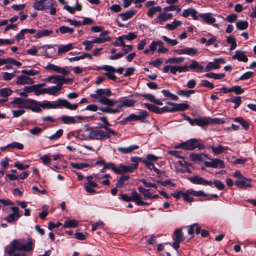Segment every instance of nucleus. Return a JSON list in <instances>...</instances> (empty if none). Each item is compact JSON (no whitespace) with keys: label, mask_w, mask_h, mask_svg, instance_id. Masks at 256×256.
I'll return each mask as SVG.
<instances>
[{"label":"nucleus","mask_w":256,"mask_h":256,"mask_svg":"<svg viewBox=\"0 0 256 256\" xmlns=\"http://www.w3.org/2000/svg\"><path fill=\"white\" fill-rule=\"evenodd\" d=\"M112 95V92L109 88H99L96 90L94 93L90 94V97L104 105L106 108H99V110L104 113L115 114L122 111L123 108H130L134 106L136 100L128 99L124 96L118 100L114 99L108 98Z\"/></svg>","instance_id":"obj_1"},{"label":"nucleus","mask_w":256,"mask_h":256,"mask_svg":"<svg viewBox=\"0 0 256 256\" xmlns=\"http://www.w3.org/2000/svg\"><path fill=\"white\" fill-rule=\"evenodd\" d=\"M111 134L107 131L95 128L90 130L88 138L90 140H102L110 138Z\"/></svg>","instance_id":"obj_2"},{"label":"nucleus","mask_w":256,"mask_h":256,"mask_svg":"<svg viewBox=\"0 0 256 256\" xmlns=\"http://www.w3.org/2000/svg\"><path fill=\"white\" fill-rule=\"evenodd\" d=\"M204 148V144L198 142L196 138H192L186 142L179 144L175 146V148H182L186 150H193L196 148L202 150Z\"/></svg>","instance_id":"obj_3"},{"label":"nucleus","mask_w":256,"mask_h":256,"mask_svg":"<svg viewBox=\"0 0 256 256\" xmlns=\"http://www.w3.org/2000/svg\"><path fill=\"white\" fill-rule=\"evenodd\" d=\"M62 106L70 110H76L78 107V104H72L68 100L60 98L51 102V108H58Z\"/></svg>","instance_id":"obj_4"},{"label":"nucleus","mask_w":256,"mask_h":256,"mask_svg":"<svg viewBox=\"0 0 256 256\" xmlns=\"http://www.w3.org/2000/svg\"><path fill=\"white\" fill-rule=\"evenodd\" d=\"M182 116L192 126L196 124L202 127L210 124V117H198L192 119L185 114H183Z\"/></svg>","instance_id":"obj_5"},{"label":"nucleus","mask_w":256,"mask_h":256,"mask_svg":"<svg viewBox=\"0 0 256 256\" xmlns=\"http://www.w3.org/2000/svg\"><path fill=\"white\" fill-rule=\"evenodd\" d=\"M12 243L16 250H18L31 252L34 249L33 240L31 238H28L26 244H22L16 240H14Z\"/></svg>","instance_id":"obj_6"},{"label":"nucleus","mask_w":256,"mask_h":256,"mask_svg":"<svg viewBox=\"0 0 256 256\" xmlns=\"http://www.w3.org/2000/svg\"><path fill=\"white\" fill-rule=\"evenodd\" d=\"M12 212L4 218V220L8 223L14 222L22 215L23 212L20 210L16 206L10 208Z\"/></svg>","instance_id":"obj_7"},{"label":"nucleus","mask_w":256,"mask_h":256,"mask_svg":"<svg viewBox=\"0 0 256 256\" xmlns=\"http://www.w3.org/2000/svg\"><path fill=\"white\" fill-rule=\"evenodd\" d=\"M99 120L102 122L101 123H98V124L100 128L104 129L106 131L110 132L112 136H116L118 134L117 132L109 128L111 126V124L108 122L106 116H100Z\"/></svg>","instance_id":"obj_8"},{"label":"nucleus","mask_w":256,"mask_h":256,"mask_svg":"<svg viewBox=\"0 0 256 256\" xmlns=\"http://www.w3.org/2000/svg\"><path fill=\"white\" fill-rule=\"evenodd\" d=\"M104 168L111 169L114 173L117 174H124V170H126V168L124 166V164H120L118 167L115 166V164L112 162L105 163Z\"/></svg>","instance_id":"obj_9"},{"label":"nucleus","mask_w":256,"mask_h":256,"mask_svg":"<svg viewBox=\"0 0 256 256\" xmlns=\"http://www.w3.org/2000/svg\"><path fill=\"white\" fill-rule=\"evenodd\" d=\"M43 4L44 10H50V15L54 16L56 13V4H54L53 0H44Z\"/></svg>","instance_id":"obj_10"},{"label":"nucleus","mask_w":256,"mask_h":256,"mask_svg":"<svg viewBox=\"0 0 256 256\" xmlns=\"http://www.w3.org/2000/svg\"><path fill=\"white\" fill-rule=\"evenodd\" d=\"M34 82V79L28 76L22 74L17 76L16 84L18 85L32 84Z\"/></svg>","instance_id":"obj_11"},{"label":"nucleus","mask_w":256,"mask_h":256,"mask_svg":"<svg viewBox=\"0 0 256 256\" xmlns=\"http://www.w3.org/2000/svg\"><path fill=\"white\" fill-rule=\"evenodd\" d=\"M45 68L47 70H50L63 75H67L70 73V71L66 70L65 68L60 67L51 63L48 64Z\"/></svg>","instance_id":"obj_12"},{"label":"nucleus","mask_w":256,"mask_h":256,"mask_svg":"<svg viewBox=\"0 0 256 256\" xmlns=\"http://www.w3.org/2000/svg\"><path fill=\"white\" fill-rule=\"evenodd\" d=\"M212 14L210 12L199 14L198 18H200L202 19L207 24H212L215 27H218V25L216 24H214L216 20L212 16Z\"/></svg>","instance_id":"obj_13"},{"label":"nucleus","mask_w":256,"mask_h":256,"mask_svg":"<svg viewBox=\"0 0 256 256\" xmlns=\"http://www.w3.org/2000/svg\"><path fill=\"white\" fill-rule=\"evenodd\" d=\"M172 14L166 13L164 11V12H160L158 16L154 19V20L156 23L162 24L164 22L172 19Z\"/></svg>","instance_id":"obj_14"},{"label":"nucleus","mask_w":256,"mask_h":256,"mask_svg":"<svg viewBox=\"0 0 256 256\" xmlns=\"http://www.w3.org/2000/svg\"><path fill=\"white\" fill-rule=\"evenodd\" d=\"M158 159V157L152 154H148L146 158L142 160V162L150 170H152L154 164L153 162H156Z\"/></svg>","instance_id":"obj_15"},{"label":"nucleus","mask_w":256,"mask_h":256,"mask_svg":"<svg viewBox=\"0 0 256 256\" xmlns=\"http://www.w3.org/2000/svg\"><path fill=\"white\" fill-rule=\"evenodd\" d=\"M26 108L34 112H40L41 111L40 102L32 99H27Z\"/></svg>","instance_id":"obj_16"},{"label":"nucleus","mask_w":256,"mask_h":256,"mask_svg":"<svg viewBox=\"0 0 256 256\" xmlns=\"http://www.w3.org/2000/svg\"><path fill=\"white\" fill-rule=\"evenodd\" d=\"M26 103L27 99L21 98H16L11 102L13 108H18L19 109L26 108Z\"/></svg>","instance_id":"obj_17"},{"label":"nucleus","mask_w":256,"mask_h":256,"mask_svg":"<svg viewBox=\"0 0 256 256\" xmlns=\"http://www.w3.org/2000/svg\"><path fill=\"white\" fill-rule=\"evenodd\" d=\"M204 165L206 167H212L216 168H224V164L222 160L218 158L212 159L210 162H204Z\"/></svg>","instance_id":"obj_18"},{"label":"nucleus","mask_w":256,"mask_h":256,"mask_svg":"<svg viewBox=\"0 0 256 256\" xmlns=\"http://www.w3.org/2000/svg\"><path fill=\"white\" fill-rule=\"evenodd\" d=\"M190 180L194 184L208 185L211 186L212 182L204 180L203 178L200 177L198 176H194L189 178Z\"/></svg>","instance_id":"obj_19"},{"label":"nucleus","mask_w":256,"mask_h":256,"mask_svg":"<svg viewBox=\"0 0 256 256\" xmlns=\"http://www.w3.org/2000/svg\"><path fill=\"white\" fill-rule=\"evenodd\" d=\"M45 80L52 84H56V86H59L60 87L62 88V75L50 76L45 79Z\"/></svg>","instance_id":"obj_20"},{"label":"nucleus","mask_w":256,"mask_h":256,"mask_svg":"<svg viewBox=\"0 0 256 256\" xmlns=\"http://www.w3.org/2000/svg\"><path fill=\"white\" fill-rule=\"evenodd\" d=\"M198 14L196 9L194 8H188L183 10L182 16L184 18H188V16H191L194 20H198Z\"/></svg>","instance_id":"obj_21"},{"label":"nucleus","mask_w":256,"mask_h":256,"mask_svg":"<svg viewBox=\"0 0 256 256\" xmlns=\"http://www.w3.org/2000/svg\"><path fill=\"white\" fill-rule=\"evenodd\" d=\"M252 181L251 179L247 178L244 176L240 180H238L235 182V184L240 188H246L252 187L250 182Z\"/></svg>","instance_id":"obj_22"},{"label":"nucleus","mask_w":256,"mask_h":256,"mask_svg":"<svg viewBox=\"0 0 256 256\" xmlns=\"http://www.w3.org/2000/svg\"><path fill=\"white\" fill-rule=\"evenodd\" d=\"M174 52L178 54H188L190 56H194L198 53V50L194 48L178 49L176 50Z\"/></svg>","instance_id":"obj_23"},{"label":"nucleus","mask_w":256,"mask_h":256,"mask_svg":"<svg viewBox=\"0 0 256 256\" xmlns=\"http://www.w3.org/2000/svg\"><path fill=\"white\" fill-rule=\"evenodd\" d=\"M232 59L237 60L240 62H244L248 61V58L246 52L240 50H238L235 52V54L232 56Z\"/></svg>","instance_id":"obj_24"},{"label":"nucleus","mask_w":256,"mask_h":256,"mask_svg":"<svg viewBox=\"0 0 256 256\" xmlns=\"http://www.w3.org/2000/svg\"><path fill=\"white\" fill-rule=\"evenodd\" d=\"M139 158L137 157H132L130 160L134 164H131L130 165H124V166L126 168V170H124V174L127 172H132L134 170L137 168L138 166V160H139Z\"/></svg>","instance_id":"obj_25"},{"label":"nucleus","mask_w":256,"mask_h":256,"mask_svg":"<svg viewBox=\"0 0 256 256\" xmlns=\"http://www.w3.org/2000/svg\"><path fill=\"white\" fill-rule=\"evenodd\" d=\"M64 8L70 14H73L76 11H80L82 9V5L78 2H76L74 6L72 7L65 5Z\"/></svg>","instance_id":"obj_26"},{"label":"nucleus","mask_w":256,"mask_h":256,"mask_svg":"<svg viewBox=\"0 0 256 256\" xmlns=\"http://www.w3.org/2000/svg\"><path fill=\"white\" fill-rule=\"evenodd\" d=\"M138 148V146L136 145H132L127 148L118 147L117 150L118 152L122 154H128L132 153L134 150Z\"/></svg>","instance_id":"obj_27"},{"label":"nucleus","mask_w":256,"mask_h":256,"mask_svg":"<svg viewBox=\"0 0 256 256\" xmlns=\"http://www.w3.org/2000/svg\"><path fill=\"white\" fill-rule=\"evenodd\" d=\"M138 192H136L135 190H132L131 193V196H128L126 194H121V199L125 202H129L132 201L136 203V194H138Z\"/></svg>","instance_id":"obj_28"},{"label":"nucleus","mask_w":256,"mask_h":256,"mask_svg":"<svg viewBox=\"0 0 256 256\" xmlns=\"http://www.w3.org/2000/svg\"><path fill=\"white\" fill-rule=\"evenodd\" d=\"M62 88L59 86H54L46 88V92L47 94L56 96L60 92Z\"/></svg>","instance_id":"obj_29"},{"label":"nucleus","mask_w":256,"mask_h":256,"mask_svg":"<svg viewBox=\"0 0 256 256\" xmlns=\"http://www.w3.org/2000/svg\"><path fill=\"white\" fill-rule=\"evenodd\" d=\"M188 66V69L190 68L196 72H202L204 68L203 66L195 60H192L190 64Z\"/></svg>","instance_id":"obj_30"},{"label":"nucleus","mask_w":256,"mask_h":256,"mask_svg":"<svg viewBox=\"0 0 256 256\" xmlns=\"http://www.w3.org/2000/svg\"><path fill=\"white\" fill-rule=\"evenodd\" d=\"M52 32H53L52 30L46 29L40 30L36 32V35L34 36V38L36 39H38L42 37L47 36L52 34Z\"/></svg>","instance_id":"obj_31"},{"label":"nucleus","mask_w":256,"mask_h":256,"mask_svg":"<svg viewBox=\"0 0 256 256\" xmlns=\"http://www.w3.org/2000/svg\"><path fill=\"white\" fill-rule=\"evenodd\" d=\"M73 48V44L70 43L67 44L58 46V53L62 54L70 51Z\"/></svg>","instance_id":"obj_32"},{"label":"nucleus","mask_w":256,"mask_h":256,"mask_svg":"<svg viewBox=\"0 0 256 256\" xmlns=\"http://www.w3.org/2000/svg\"><path fill=\"white\" fill-rule=\"evenodd\" d=\"M7 148H16L19 150H22L24 148V145L18 142H12L4 147H2L0 150H4Z\"/></svg>","instance_id":"obj_33"},{"label":"nucleus","mask_w":256,"mask_h":256,"mask_svg":"<svg viewBox=\"0 0 256 256\" xmlns=\"http://www.w3.org/2000/svg\"><path fill=\"white\" fill-rule=\"evenodd\" d=\"M227 102H232L235 104L234 109H236L240 106L242 103V100L240 96H235L232 98H227L225 100Z\"/></svg>","instance_id":"obj_34"},{"label":"nucleus","mask_w":256,"mask_h":256,"mask_svg":"<svg viewBox=\"0 0 256 256\" xmlns=\"http://www.w3.org/2000/svg\"><path fill=\"white\" fill-rule=\"evenodd\" d=\"M204 76L208 78H212L214 80H221L225 77L224 73L216 74L212 72L206 74Z\"/></svg>","instance_id":"obj_35"},{"label":"nucleus","mask_w":256,"mask_h":256,"mask_svg":"<svg viewBox=\"0 0 256 256\" xmlns=\"http://www.w3.org/2000/svg\"><path fill=\"white\" fill-rule=\"evenodd\" d=\"M78 224V220L75 219L68 220L65 221L63 224L64 228H76Z\"/></svg>","instance_id":"obj_36"},{"label":"nucleus","mask_w":256,"mask_h":256,"mask_svg":"<svg viewBox=\"0 0 256 256\" xmlns=\"http://www.w3.org/2000/svg\"><path fill=\"white\" fill-rule=\"evenodd\" d=\"M144 96L148 100L157 105L162 106L163 104L162 102L160 100L156 98L153 94H146L144 95Z\"/></svg>","instance_id":"obj_37"},{"label":"nucleus","mask_w":256,"mask_h":256,"mask_svg":"<svg viewBox=\"0 0 256 256\" xmlns=\"http://www.w3.org/2000/svg\"><path fill=\"white\" fill-rule=\"evenodd\" d=\"M210 148L212 152L216 154H222L224 150H230L228 146H222L221 145H218L217 147L211 146Z\"/></svg>","instance_id":"obj_38"},{"label":"nucleus","mask_w":256,"mask_h":256,"mask_svg":"<svg viewBox=\"0 0 256 256\" xmlns=\"http://www.w3.org/2000/svg\"><path fill=\"white\" fill-rule=\"evenodd\" d=\"M162 10V8L160 6H152L148 9L147 15L148 17L152 18L156 12H161Z\"/></svg>","instance_id":"obj_39"},{"label":"nucleus","mask_w":256,"mask_h":256,"mask_svg":"<svg viewBox=\"0 0 256 256\" xmlns=\"http://www.w3.org/2000/svg\"><path fill=\"white\" fill-rule=\"evenodd\" d=\"M136 13V10H130L124 13H122L119 14L122 20L124 21L126 20L131 18Z\"/></svg>","instance_id":"obj_40"},{"label":"nucleus","mask_w":256,"mask_h":256,"mask_svg":"<svg viewBox=\"0 0 256 256\" xmlns=\"http://www.w3.org/2000/svg\"><path fill=\"white\" fill-rule=\"evenodd\" d=\"M182 22L180 20H174L171 24H168L166 25V28L169 30H172L178 26H181Z\"/></svg>","instance_id":"obj_41"},{"label":"nucleus","mask_w":256,"mask_h":256,"mask_svg":"<svg viewBox=\"0 0 256 256\" xmlns=\"http://www.w3.org/2000/svg\"><path fill=\"white\" fill-rule=\"evenodd\" d=\"M174 240H176L178 242H182L184 240V237L180 229H176L174 232Z\"/></svg>","instance_id":"obj_42"},{"label":"nucleus","mask_w":256,"mask_h":256,"mask_svg":"<svg viewBox=\"0 0 256 256\" xmlns=\"http://www.w3.org/2000/svg\"><path fill=\"white\" fill-rule=\"evenodd\" d=\"M236 28L238 30H244L248 27V22L245 20H238L236 24Z\"/></svg>","instance_id":"obj_43"},{"label":"nucleus","mask_w":256,"mask_h":256,"mask_svg":"<svg viewBox=\"0 0 256 256\" xmlns=\"http://www.w3.org/2000/svg\"><path fill=\"white\" fill-rule=\"evenodd\" d=\"M184 60V58L183 57H178V58H172L167 59L166 60V64H179L181 62H183Z\"/></svg>","instance_id":"obj_44"},{"label":"nucleus","mask_w":256,"mask_h":256,"mask_svg":"<svg viewBox=\"0 0 256 256\" xmlns=\"http://www.w3.org/2000/svg\"><path fill=\"white\" fill-rule=\"evenodd\" d=\"M136 120H138L137 115L134 114H132L124 118L122 120L120 121V124H124L128 122Z\"/></svg>","instance_id":"obj_45"},{"label":"nucleus","mask_w":256,"mask_h":256,"mask_svg":"<svg viewBox=\"0 0 256 256\" xmlns=\"http://www.w3.org/2000/svg\"><path fill=\"white\" fill-rule=\"evenodd\" d=\"M17 72H18V71L14 70V72L12 73H9L7 72H2V78L4 80H10L15 76Z\"/></svg>","instance_id":"obj_46"},{"label":"nucleus","mask_w":256,"mask_h":256,"mask_svg":"<svg viewBox=\"0 0 256 256\" xmlns=\"http://www.w3.org/2000/svg\"><path fill=\"white\" fill-rule=\"evenodd\" d=\"M195 93V91L194 90H179L176 92V94L178 95L185 96L186 98H188L192 94H194Z\"/></svg>","instance_id":"obj_47"},{"label":"nucleus","mask_w":256,"mask_h":256,"mask_svg":"<svg viewBox=\"0 0 256 256\" xmlns=\"http://www.w3.org/2000/svg\"><path fill=\"white\" fill-rule=\"evenodd\" d=\"M21 72L22 74H26L28 76H36L39 74L40 72L38 70H34V69H30V70H22L21 71Z\"/></svg>","instance_id":"obj_48"},{"label":"nucleus","mask_w":256,"mask_h":256,"mask_svg":"<svg viewBox=\"0 0 256 256\" xmlns=\"http://www.w3.org/2000/svg\"><path fill=\"white\" fill-rule=\"evenodd\" d=\"M234 120L240 124L245 130H247L249 128V124L243 118L240 117L236 118Z\"/></svg>","instance_id":"obj_49"},{"label":"nucleus","mask_w":256,"mask_h":256,"mask_svg":"<svg viewBox=\"0 0 256 256\" xmlns=\"http://www.w3.org/2000/svg\"><path fill=\"white\" fill-rule=\"evenodd\" d=\"M44 0H35L33 3V8L38 10H44L43 4Z\"/></svg>","instance_id":"obj_50"},{"label":"nucleus","mask_w":256,"mask_h":256,"mask_svg":"<svg viewBox=\"0 0 256 256\" xmlns=\"http://www.w3.org/2000/svg\"><path fill=\"white\" fill-rule=\"evenodd\" d=\"M162 92L164 96L170 98L172 100H178V97L176 95L172 94L168 90H162Z\"/></svg>","instance_id":"obj_51"},{"label":"nucleus","mask_w":256,"mask_h":256,"mask_svg":"<svg viewBox=\"0 0 256 256\" xmlns=\"http://www.w3.org/2000/svg\"><path fill=\"white\" fill-rule=\"evenodd\" d=\"M144 105L150 111L156 114H160V111L159 110L160 108L158 106L148 103H145Z\"/></svg>","instance_id":"obj_52"},{"label":"nucleus","mask_w":256,"mask_h":256,"mask_svg":"<svg viewBox=\"0 0 256 256\" xmlns=\"http://www.w3.org/2000/svg\"><path fill=\"white\" fill-rule=\"evenodd\" d=\"M220 68L219 64L216 62H210L208 64L205 68L206 72H209L212 70L218 69Z\"/></svg>","instance_id":"obj_53"},{"label":"nucleus","mask_w":256,"mask_h":256,"mask_svg":"<svg viewBox=\"0 0 256 256\" xmlns=\"http://www.w3.org/2000/svg\"><path fill=\"white\" fill-rule=\"evenodd\" d=\"M226 42L231 44V46L230 47V50H232L236 48L237 46V44L236 42V38L232 36H229L226 39Z\"/></svg>","instance_id":"obj_54"},{"label":"nucleus","mask_w":256,"mask_h":256,"mask_svg":"<svg viewBox=\"0 0 256 256\" xmlns=\"http://www.w3.org/2000/svg\"><path fill=\"white\" fill-rule=\"evenodd\" d=\"M205 156L204 154H191L190 155V158L191 160L194 162H200L202 160V157Z\"/></svg>","instance_id":"obj_55"},{"label":"nucleus","mask_w":256,"mask_h":256,"mask_svg":"<svg viewBox=\"0 0 256 256\" xmlns=\"http://www.w3.org/2000/svg\"><path fill=\"white\" fill-rule=\"evenodd\" d=\"M164 10L165 12H169V11H176L178 12H179L181 10V8L180 5H170L168 6L164 7Z\"/></svg>","instance_id":"obj_56"},{"label":"nucleus","mask_w":256,"mask_h":256,"mask_svg":"<svg viewBox=\"0 0 256 256\" xmlns=\"http://www.w3.org/2000/svg\"><path fill=\"white\" fill-rule=\"evenodd\" d=\"M124 40L122 36H120L112 42V45L115 46H123L125 44Z\"/></svg>","instance_id":"obj_57"},{"label":"nucleus","mask_w":256,"mask_h":256,"mask_svg":"<svg viewBox=\"0 0 256 256\" xmlns=\"http://www.w3.org/2000/svg\"><path fill=\"white\" fill-rule=\"evenodd\" d=\"M130 176H121L117 181L116 186L118 188H122L124 184V182L128 180Z\"/></svg>","instance_id":"obj_58"},{"label":"nucleus","mask_w":256,"mask_h":256,"mask_svg":"<svg viewBox=\"0 0 256 256\" xmlns=\"http://www.w3.org/2000/svg\"><path fill=\"white\" fill-rule=\"evenodd\" d=\"M34 92L36 96L46 94V88L40 89V84H35L34 88Z\"/></svg>","instance_id":"obj_59"},{"label":"nucleus","mask_w":256,"mask_h":256,"mask_svg":"<svg viewBox=\"0 0 256 256\" xmlns=\"http://www.w3.org/2000/svg\"><path fill=\"white\" fill-rule=\"evenodd\" d=\"M60 120L66 124H74L76 122V120L72 116H62L60 118Z\"/></svg>","instance_id":"obj_60"},{"label":"nucleus","mask_w":256,"mask_h":256,"mask_svg":"<svg viewBox=\"0 0 256 256\" xmlns=\"http://www.w3.org/2000/svg\"><path fill=\"white\" fill-rule=\"evenodd\" d=\"M74 28H70L68 26H61L59 30L62 34H72L74 32Z\"/></svg>","instance_id":"obj_61"},{"label":"nucleus","mask_w":256,"mask_h":256,"mask_svg":"<svg viewBox=\"0 0 256 256\" xmlns=\"http://www.w3.org/2000/svg\"><path fill=\"white\" fill-rule=\"evenodd\" d=\"M5 250L6 254L9 256H11L16 253V249L12 244V242L6 248Z\"/></svg>","instance_id":"obj_62"},{"label":"nucleus","mask_w":256,"mask_h":256,"mask_svg":"<svg viewBox=\"0 0 256 256\" xmlns=\"http://www.w3.org/2000/svg\"><path fill=\"white\" fill-rule=\"evenodd\" d=\"M63 134V130L62 129H59L54 134L51 135L48 137V138L50 140H56L59 138Z\"/></svg>","instance_id":"obj_63"},{"label":"nucleus","mask_w":256,"mask_h":256,"mask_svg":"<svg viewBox=\"0 0 256 256\" xmlns=\"http://www.w3.org/2000/svg\"><path fill=\"white\" fill-rule=\"evenodd\" d=\"M138 190L144 198H149L150 197V192L149 190L144 188L142 186H140L138 188Z\"/></svg>","instance_id":"obj_64"}]
</instances>
